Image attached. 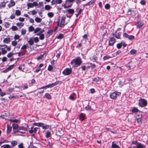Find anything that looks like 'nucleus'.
I'll use <instances>...</instances> for the list:
<instances>
[{
  "label": "nucleus",
  "instance_id": "f257e3e1",
  "mask_svg": "<svg viewBox=\"0 0 148 148\" xmlns=\"http://www.w3.org/2000/svg\"><path fill=\"white\" fill-rule=\"evenodd\" d=\"M82 61L79 57H77L75 59H73L71 62V64L73 67L77 66L80 65Z\"/></svg>",
  "mask_w": 148,
  "mask_h": 148
},
{
  "label": "nucleus",
  "instance_id": "f03ea898",
  "mask_svg": "<svg viewBox=\"0 0 148 148\" xmlns=\"http://www.w3.org/2000/svg\"><path fill=\"white\" fill-rule=\"evenodd\" d=\"M139 104L140 106L143 107L147 105V102L146 100L142 99L139 100Z\"/></svg>",
  "mask_w": 148,
  "mask_h": 148
},
{
  "label": "nucleus",
  "instance_id": "7ed1b4c3",
  "mask_svg": "<svg viewBox=\"0 0 148 148\" xmlns=\"http://www.w3.org/2000/svg\"><path fill=\"white\" fill-rule=\"evenodd\" d=\"M121 95V93L119 92H115L111 94L110 97L111 98L114 99H115L117 96H119Z\"/></svg>",
  "mask_w": 148,
  "mask_h": 148
},
{
  "label": "nucleus",
  "instance_id": "20e7f679",
  "mask_svg": "<svg viewBox=\"0 0 148 148\" xmlns=\"http://www.w3.org/2000/svg\"><path fill=\"white\" fill-rule=\"evenodd\" d=\"M72 72L71 69L66 68L62 72V73L64 75H68L71 74Z\"/></svg>",
  "mask_w": 148,
  "mask_h": 148
},
{
  "label": "nucleus",
  "instance_id": "39448f33",
  "mask_svg": "<svg viewBox=\"0 0 148 148\" xmlns=\"http://www.w3.org/2000/svg\"><path fill=\"white\" fill-rule=\"evenodd\" d=\"M58 84V82H56L54 83H52V84H49L48 85H47L43 87L40 88H39V89H43L45 88L46 89L47 88H51L53 87L54 86L57 85Z\"/></svg>",
  "mask_w": 148,
  "mask_h": 148
},
{
  "label": "nucleus",
  "instance_id": "423d86ee",
  "mask_svg": "<svg viewBox=\"0 0 148 148\" xmlns=\"http://www.w3.org/2000/svg\"><path fill=\"white\" fill-rule=\"evenodd\" d=\"M115 42V39L113 37L110 38L109 41V45L110 46H113Z\"/></svg>",
  "mask_w": 148,
  "mask_h": 148
},
{
  "label": "nucleus",
  "instance_id": "0eeeda50",
  "mask_svg": "<svg viewBox=\"0 0 148 148\" xmlns=\"http://www.w3.org/2000/svg\"><path fill=\"white\" fill-rule=\"evenodd\" d=\"M62 2V0H53L51 2V4L54 5L56 3L60 4Z\"/></svg>",
  "mask_w": 148,
  "mask_h": 148
},
{
  "label": "nucleus",
  "instance_id": "6e6552de",
  "mask_svg": "<svg viewBox=\"0 0 148 148\" xmlns=\"http://www.w3.org/2000/svg\"><path fill=\"white\" fill-rule=\"evenodd\" d=\"M27 44L26 45H24L21 48V49L23 50V51H22V53H23L25 54V50H26L27 48H29L28 46H27Z\"/></svg>",
  "mask_w": 148,
  "mask_h": 148
},
{
  "label": "nucleus",
  "instance_id": "1a4fd4ad",
  "mask_svg": "<svg viewBox=\"0 0 148 148\" xmlns=\"http://www.w3.org/2000/svg\"><path fill=\"white\" fill-rule=\"evenodd\" d=\"M113 36H114V37H116L117 39L120 38V36L121 35V32H119L118 33H113L112 34Z\"/></svg>",
  "mask_w": 148,
  "mask_h": 148
},
{
  "label": "nucleus",
  "instance_id": "9d476101",
  "mask_svg": "<svg viewBox=\"0 0 148 148\" xmlns=\"http://www.w3.org/2000/svg\"><path fill=\"white\" fill-rule=\"evenodd\" d=\"M10 2V3L8 5V7L9 8L14 6L15 5V3L13 1V0H11Z\"/></svg>",
  "mask_w": 148,
  "mask_h": 148
},
{
  "label": "nucleus",
  "instance_id": "9b49d317",
  "mask_svg": "<svg viewBox=\"0 0 148 148\" xmlns=\"http://www.w3.org/2000/svg\"><path fill=\"white\" fill-rule=\"evenodd\" d=\"M31 130H29V132L30 134H32V133H36L37 132V129H38L36 127L34 128H33V127H31Z\"/></svg>",
  "mask_w": 148,
  "mask_h": 148
},
{
  "label": "nucleus",
  "instance_id": "f8f14e48",
  "mask_svg": "<svg viewBox=\"0 0 148 148\" xmlns=\"http://www.w3.org/2000/svg\"><path fill=\"white\" fill-rule=\"evenodd\" d=\"M28 127V125H27V127H23V126H21L20 127H18V129L20 130H22L24 131H27V128Z\"/></svg>",
  "mask_w": 148,
  "mask_h": 148
},
{
  "label": "nucleus",
  "instance_id": "ddd939ff",
  "mask_svg": "<svg viewBox=\"0 0 148 148\" xmlns=\"http://www.w3.org/2000/svg\"><path fill=\"white\" fill-rule=\"evenodd\" d=\"M79 118L80 120L83 121L85 118V114L83 113H81L79 115Z\"/></svg>",
  "mask_w": 148,
  "mask_h": 148
},
{
  "label": "nucleus",
  "instance_id": "4468645a",
  "mask_svg": "<svg viewBox=\"0 0 148 148\" xmlns=\"http://www.w3.org/2000/svg\"><path fill=\"white\" fill-rule=\"evenodd\" d=\"M137 27L140 28L143 25V23L140 21L137 22L136 24Z\"/></svg>",
  "mask_w": 148,
  "mask_h": 148
},
{
  "label": "nucleus",
  "instance_id": "2eb2a0df",
  "mask_svg": "<svg viewBox=\"0 0 148 148\" xmlns=\"http://www.w3.org/2000/svg\"><path fill=\"white\" fill-rule=\"evenodd\" d=\"M111 148H120V147L117 145L114 142H113L112 143Z\"/></svg>",
  "mask_w": 148,
  "mask_h": 148
},
{
  "label": "nucleus",
  "instance_id": "dca6fc26",
  "mask_svg": "<svg viewBox=\"0 0 148 148\" xmlns=\"http://www.w3.org/2000/svg\"><path fill=\"white\" fill-rule=\"evenodd\" d=\"M12 126L13 127V130H16L19 127L18 125L15 123H14L12 124Z\"/></svg>",
  "mask_w": 148,
  "mask_h": 148
},
{
  "label": "nucleus",
  "instance_id": "f3484780",
  "mask_svg": "<svg viewBox=\"0 0 148 148\" xmlns=\"http://www.w3.org/2000/svg\"><path fill=\"white\" fill-rule=\"evenodd\" d=\"M95 0H91L88 3H87L86 4L84 5V6L87 5H90L93 4Z\"/></svg>",
  "mask_w": 148,
  "mask_h": 148
},
{
  "label": "nucleus",
  "instance_id": "a211bd4d",
  "mask_svg": "<svg viewBox=\"0 0 148 148\" xmlns=\"http://www.w3.org/2000/svg\"><path fill=\"white\" fill-rule=\"evenodd\" d=\"M10 41V38H5L3 40V42L5 43H8Z\"/></svg>",
  "mask_w": 148,
  "mask_h": 148
},
{
  "label": "nucleus",
  "instance_id": "6ab92c4d",
  "mask_svg": "<svg viewBox=\"0 0 148 148\" xmlns=\"http://www.w3.org/2000/svg\"><path fill=\"white\" fill-rule=\"evenodd\" d=\"M1 148H14L13 147H12L10 145L8 144L3 145L1 146Z\"/></svg>",
  "mask_w": 148,
  "mask_h": 148
},
{
  "label": "nucleus",
  "instance_id": "aec40b11",
  "mask_svg": "<svg viewBox=\"0 0 148 148\" xmlns=\"http://www.w3.org/2000/svg\"><path fill=\"white\" fill-rule=\"evenodd\" d=\"M17 144V142L16 140H13L11 142V144L12 147L15 146Z\"/></svg>",
  "mask_w": 148,
  "mask_h": 148
},
{
  "label": "nucleus",
  "instance_id": "412c9836",
  "mask_svg": "<svg viewBox=\"0 0 148 148\" xmlns=\"http://www.w3.org/2000/svg\"><path fill=\"white\" fill-rule=\"evenodd\" d=\"M137 147L138 148H145V146L139 143H137Z\"/></svg>",
  "mask_w": 148,
  "mask_h": 148
},
{
  "label": "nucleus",
  "instance_id": "4be33fe9",
  "mask_svg": "<svg viewBox=\"0 0 148 148\" xmlns=\"http://www.w3.org/2000/svg\"><path fill=\"white\" fill-rule=\"evenodd\" d=\"M34 40L33 38H31L28 41V43L30 45H32L34 43Z\"/></svg>",
  "mask_w": 148,
  "mask_h": 148
},
{
  "label": "nucleus",
  "instance_id": "5701e85b",
  "mask_svg": "<svg viewBox=\"0 0 148 148\" xmlns=\"http://www.w3.org/2000/svg\"><path fill=\"white\" fill-rule=\"evenodd\" d=\"M45 53L46 52H45L42 54H41L39 56H38L37 58V60H39L42 59L43 58L45 54Z\"/></svg>",
  "mask_w": 148,
  "mask_h": 148
},
{
  "label": "nucleus",
  "instance_id": "b1692460",
  "mask_svg": "<svg viewBox=\"0 0 148 148\" xmlns=\"http://www.w3.org/2000/svg\"><path fill=\"white\" fill-rule=\"evenodd\" d=\"M12 127L10 126H9L8 125V124H7V133H8L10 132L11 131V129H12Z\"/></svg>",
  "mask_w": 148,
  "mask_h": 148
},
{
  "label": "nucleus",
  "instance_id": "393cba45",
  "mask_svg": "<svg viewBox=\"0 0 148 148\" xmlns=\"http://www.w3.org/2000/svg\"><path fill=\"white\" fill-rule=\"evenodd\" d=\"M67 11L69 14H71L72 15H73L74 12V10L73 9H69Z\"/></svg>",
  "mask_w": 148,
  "mask_h": 148
},
{
  "label": "nucleus",
  "instance_id": "a878e982",
  "mask_svg": "<svg viewBox=\"0 0 148 148\" xmlns=\"http://www.w3.org/2000/svg\"><path fill=\"white\" fill-rule=\"evenodd\" d=\"M45 97L48 99H51V95L48 93H46L45 95Z\"/></svg>",
  "mask_w": 148,
  "mask_h": 148
},
{
  "label": "nucleus",
  "instance_id": "bb28decb",
  "mask_svg": "<svg viewBox=\"0 0 148 148\" xmlns=\"http://www.w3.org/2000/svg\"><path fill=\"white\" fill-rule=\"evenodd\" d=\"M27 6H28L27 9H29V8H33L34 6V5L33 3H29L27 4Z\"/></svg>",
  "mask_w": 148,
  "mask_h": 148
},
{
  "label": "nucleus",
  "instance_id": "cd10ccee",
  "mask_svg": "<svg viewBox=\"0 0 148 148\" xmlns=\"http://www.w3.org/2000/svg\"><path fill=\"white\" fill-rule=\"evenodd\" d=\"M132 111L133 112H137L139 111L136 108H134L132 110Z\"/></svg>",
  "mask_w": 148,
  "mask_h": 148
},
{
  "label": "nucleus",
  "instance_id": "c85d7f7f",
  "mask_svg": "<svg viewBox=\"0 0 148 148\" xmlns=\"http://www.w3.org/2000/svg\"><path fill=\"white\" fill-rule=\"evenodd\" d=\"M6 2H1V4H0V8H4L5 7V5L6 4Z\"/></svg>",
  "mask_w": 148,
  "mask_h": 148
},
{
  "label": "nucleus",
  "instance_id": "c756f323",
  "mask_svg": "<svg viewBox=\"0 0 148 148\" xmlns=\"http://www.w3.org/2000/svg\"><path fill=\"white\" fill-rule=\"evenodd\" d=\"M42 127L43 129L47 130L49 128V126L48 125H42Z\"/></svg>",
  "mask_w": 148,
  "mask_h": 148
},
{
  "label": "nucleus",
  "instance_id": "7c9ffc66",
  "mask_svg": "<svg viewBox=\"0 0 148 148\" xmlns=\"http://www.w3.org/2000/svg\"><path fill=\"white\" fill-rule=\"evenodd\" d=\"M35 20V21L37 23H40L42 21V19L41 18L37 17H36Z\"/></svg>",
  "mask_w": 148,
  "mask_h": 148
},
{
  "label": "nucleus",
  "instance_id": "2f4dec72",
  "mask_svg": "<svg viewBox=\"0 0 148 148\" xmlns=\"http://www.w3.org/2000/svg\"><path fill=\"white\" fill-rule=\"evenodd\" d=\"M64 35L63 34H60L57 36V38L58 39H61L63 38Z\"/></svg>",
  "mask_w": 148,
  "mask_h": 148
},
{
  "label": "nucleus",
  "instance_id": "473e14b6",
  "mask_svg": "<svg viewBox=\"0 0 148 148\" xmlns=\"http://www.w3.org/2000/svg\"><path fill=\"white\" fill-rule=\"evenodd\" d=\"M41 30L40 28H37L34 30V33H36L38 32H39Z\"/></svg>",
  "mask_w": 148,
  "mask_h": 148
},
{
  "label": "nucleus",
  "instance_id": "72a5a7b5",
  "mask_svg": "<svg viewBox=\"0 0 148 148\" xmlns=\"http://www.w3.org/2000/svg\"><path fill=\"white\" fill-rule=\"evenodd\" d=\"M65 17L63 16L61 19V23L66 24V23H65Z\"/></svg>",
  "mask_w": 148,
  "mask_h": 148
},
{
  "label": "nucleus",
  "instance_id": "f704fd0d",
  "mask_svg": "<svg viewBox=\"0 0 148 148\" xmlns=\"http://www.w3.org/2000/svg\"><path fill=\"white\" fill-rule=\"evenodd\" d=\"M57 26L54 28L53 30V32H55L58 28V27L59 26V24H60V22L59 21H57Z\"/></svg>",
  "mask_w": 148,
  "mask_h": 148
},
{
  "label": "nucleus",
  "instance_id": "c9c22d12",
  "mask_svg": "<svg viewBox=\"0 0 148 148\" xmlns=\"http://www.w3.org/2000/svg\"><path fill=\"white\" fill-rule=\"evenodd\" d=\"M21 14V11L19 10H17L15 12V14L17 16H19Z\"/></svg>",
  "mask_w": 148,
  "mask_h": 148
},
{
  "label": "nucleus",
  "instance_id": "e433bc0d",
  "mask_svg": "<svg viewBox=\"0 0 148 148\" xmlns=\"http://www.w3.org/2000/svg\"><path fill=\"white\" fill-rule=\"evenodd\" d=\"M51 135V134L49 132H47L46 133L45 136L47 138L50 137Z\"/></svg>",
  "mask_w": 148,
  "mask_h": 148
},
{
  "label": "nucleus",
  "instance_id": "4c0bfd02",
  "mask_svg": "<svg viewBox=\"0 0 148 148\" xmlns=\"http://www.w3.org/2000/svg\"><path fill=\"white\" fill-rule=\"evenodd\" d=\"M51 8V6L49 5H46L45 6V9L46 10H49Z\"/></svg>",
  "mask_w": 148,
  "mask_h": 148
},
{
  "label": "nucleus",
  "instance_id": "58836bf2",
  "mask_svg": "<svg viewBox=\"0 0 148 148\" xmlns=\"http://www.w3.org/2000/svg\"><path fill=\"white\" fill-rule=\"evenodd\" d=\"M16 25L18 26L23 27L24 25V23H18Z\"/></svg>",
  "mask_w": 148,
  "mask_h": 148
},
{
  "label": "nucleus",
  "instance_id": "ea45409f",
  "mask_svg": "<svg viewBox=\"0 0 148 148\" xmlns=\"http://www.w3.org/2000/svg\"><path fill=\"white\" fill-rule=\"evenodd\" d=\"M11 69V67H9L5 70L3 71V73H6L8 72Z\"/></svg>",
  "mask_w": 148,
  "mask_h": 148
},
{
  "label": "nucleus",
  "instance_id": "a19ab883",
  "mask_svg": "<svg viewBox=\"0 0 148 148\" xmlns=\"http://www.w3.org/2000/svg\"><path fill=\"white\" fill-rule=\"evenodd\" d=\"M34 28L32 26H30L29 27V32H32L33 30H34Z\"/></svg>",
  "mask_w": 148,
  "mask_h": 148
},
{
  "label": "nucleus",
  "instance_id": "79ce46f5",
  "mask_svg": "<svg viewBox=\"0 0 148 148\" xmlns=\"http://www.w3.org/2000/svg\"><path fill=\"white\" fill-rule=\"evenodd\" d=\"M12 44L14 46H16L17 45V42L16 40H14L12 42Z\"/></svg>",
  "mask_w": 148,
  "mask_h": 148
},
{
  "label": "nucleus",
  "instance_id": "37998d69",
  "mask_svg": "<svg viewBox=\"0 0 148 148\" xmlns=\"http://www.w3.org/2000/svg\"><path fill=\"white\" fill-rule=\"evenodd\" d=\"M47 15L49 17L51 18L53 16V14L51 12H50L48 13Z\"/></svg>",
  "mask_w": 148,
  "mask_h": 148
},
{
  "label": "nucleus",
  "instance_id": "c03bdc74",
  "mask_svg": "<svg viewBox=\"0 0 148 148\" xmlns=\"http://www.w3.org/2000/svg\"><path fill=\"white\" fill-rule=\"evenodd\" d=\"M11 29L13 30V31H16L18 29V28L16 26H12Z\"/></svg>",
  "mask_w": 148,
  "mask_h": 148
},
{
  "label": "nucleus",
  "instance_id": "a18cd8bd",
  "mask_svg": "<svg viewBox=\"0 0 148 148\" xmlns=\"http://www.w3.org/2000/svg\"><path fill=\"white\" fill-rule=\"evenodd\" d=\"M33 39L34 40V41L36 43L38 42L39 41L38 38L37 37L34 38Z\"/></svg>",
  "mask_w": 148,
  "mask_h": 148
},
{
  "label": "nucleus",
  "instance_id": "49530a36",
  "mask_svg": "<svg viewBox=\"0 0 148 148\" xmlns=\"http://www.w3.org/2000/svg\"><path fill=\"white\" fill-rule=\"evenodd\" d=\"M130 52L132 54H135L136 53V51L134 49H132L131 50Z\"/></svg>",
  "mask_w": 148,
  "mask_h": 148
},
{
  "label": "nucleus",
  "instance_id": "de8ad7c7",
  "mask_svg": "<svg viewBox=\"0 0 148 148\" xmlns=\"http://www.w3.org/2000/svg\"><path fill=\"white\" fill-rule=\"evenodd\" d=\"M85 109L86 110L88 111H90L91 110L90 106H88V105L85 107Z\"/></svg>",
  "mask_w": 148,
  "mask_h": 148
},
{
  "label": "nucleus",
  "instance_id": "09e8293b",
  "mask_svg": "<svg viewBox=\"0 0 148 148\" xmlns=\"http://www.w3.org/2000/svg\"><path fill=\"white\" fill-rule=\"evenodd\" d=\"M44 38L45 36L44 34H41L40 35L39 37V38L40 40H43L44 39Z\"/></svg>",
  "mask_w": 148,
  "mask_h": 148
},
{
  "label": "nucleus",
  "instance_id": "8fccbe9b",
  "mask_svg": "<svg viewBox=\"0 0 148 148\" xmlns=\"http://www.w3.org/2000/svg\"><path fill=\"white\" fill-rule=\"evenodd\" d=\"M110 5L108 4H106L105 5V8L106 9H108L110 8Z\"/></svg>",
  "mask_w": 148,
  "mask_h": 148
},
{
  "label": "nucleus",
  "instance_id": "3c124183",
  "mask_svg": "<svg viewBox=\"0 0 148 148\" xmlns=\"http://www.w3.org/2000/svg\"><path fill=\"white\" fill-rule=\"evenodd\" d=\"M26 32V30L24 29H22L21 31V33L22 34L24 35Z\"/></svg>",
  "mask_w": 148,
  "mask_h": 148
},
{
  "label": "nucleus",
  "instance_id": "603ef678",
  "mask_svg": "<svg viewBox=\"0 0 148 148\" xmlns=\"http://www.w3.org/2000/svg\"><path fill=\"white\" fill-rule=\"evenodd\" d=\"M53 69V67L52 65H49L48 66V70L49 71H51Z\"/></svg>",
  "mask_w": 148,
  "mask_h": 148
},
{
  "label": "nucleus",
  "instance_id": "864d4df0",
  "mask_svg": "<svg viewBox=\"0 0 148 148\" xmlns=\"http://www.w3.org/2000/svg\"><path fill=\"white\" fill-rule=\"evenodd\" d=\"M135 37L133 35H130L128 37V39L130 40H132L134 39Z\"/></svg>",
  "mask_w": 148,
  "mask_h": 148
},
{
  "label": "nucleus",
  "instance_id": "5fc2aeb1",
  "mask_svg": "<svg viewBox=\"0 0 148 148\" xmlns=\"http://www.w3.org/2000/svg\"><path fill=\"white\" fill-rule=\"evenodd\" d=\"M9 120L10 121H11L12 122H14V123L17 122L18 121V120H16V119H10Z\"/></svg>",
  "mask_w": 148,
  "mask_h": 148
},
{
  "label": "nucleus",
  "instance_id": "6e6d98bb",
  "mask_svg": "<svg viewBox=\"0 0 148 148\" xmlns=\"http://www.w3.org/2000/svg\"><path fill=\"white\" fill-rule=\"evenodd\" d=\"M13 55V53L12 52H10L9 53L8 55H7V57L8 58H10Z\"/></svg>",
  "mask_w": 148,
  "mask_h": 148
},
{
  "label": "nucleus",
  "instance_id": "4d7b16f0",
  "mask_svg": "<svg viewBox=\"0 0 148 148\" xmlns=\"http://www.w3.org/2000/svg\"><path fill=\"white\" fill-rule=\"evenodd\" d=\"M10 24L8 22L6 23L5 24V27L6 28H8L9 27Z\"/></svg>",
  "mask_w": 148,
  "mask_h": 148
},
{
  "label": "nucleus",
  "instance_id": "13d9d810",
  "mask_svg": "<svg viewBox=\"0 0 148 148\" xmlns=\"http://www.w3.org/2000/svg\"><path fill=\"white\" fill-rule=\"evenodd\" d=\"M121 46H122V44H121V43H118L117 45V46H116L119 49L121 48Z\"/></svg>",
  "mask_w": 148,
  "mask_h": 148
},
{
  "label": "nucleus",
  "instance_id": "bf43d9fd",
  "mask_svg": "<svg viewBox=\"0 0 148 148\" xmlns=\"http://www.w3.org/2000/svg\"><path fill=\"white\" fill-rule=\"evenodd\" d=\"M140 3L141 4L143 5H144L146 4L145 1V0H141Z\"/></svg>",
  "mask_w": 148,
  "mask_h": 148
},
{
  "label": "nucleus",
  "instance_id": "052dcab7",
  "mask_svg": "<svg viewBox=\"0 0 148 148\" xmlns=\"http://www.w3.org/2000/svg\"><path fill=\"white\" fill-rule=\"evenodd\" d=\"M121 43V44H122V45H123L124 47H125L127 45V44H126L125 42L123 41H122Z\"/></svg>",
  "mask_w": 148,
  "mask_h": 148
},
{
  "label": "nucleus",
  "instance_id": "680f3d73",
  "mask_svg": "<svg viewBox=\"0 0 148 148\" xmlns=\"http://www.w3.org/2000/svg\"><path fill=\"white\" fill-rule=\"evenodd\" d=\"M123 83L122 81H120L119 83V84L120 86V87H121L123 85Z\"/></svg>",
  "mask_w": 148,
  "mask_h": 148
},
{
  "label": "nucleus",
  "instance_id": "e2e57ef3",
  "mask_svg": "<svg viewBox=\"0 0 148 148\" xmlns=\"http://www.w3.org/2000/svg\"><path fill=\"white\" fill-rule=\"evenodd\" d=\"M20 37V36L18 35H16L14 36V39L15 40H17L19 39Z\"/></svg>",
  "mask_w": 148,
  "mask_h": 148
},
{
  "label": "nucleus",
  "instance_id": "0e129e2a",
  "mask_svg": "<svg viewBox=\"0 0 148 148\" xmlns=\"http://www.w3.org/2000/svg\"><path fill=\"white\" fill-rule=\"evenodd\" d=\"M37 13V12H36L35 10H33L32 11V14L33 15H34L36 14Z\"/></svg>",
  "mask_w": 148,
  "mask_h": 148
},
{
  "label": "nucleus",
  "instance_id": "69168bd1",
  "mask_svg": "<svg viewBox=\"0 0 148 148\" xmlns=\"http://www.w3.org/2000/svg\"><path fill=\"white\" fill-rule=\"evenodd\" d=\"M90 64L91 67L92 69H94V68H95V64H92L91 63Z\"/></svg>",
  "mask_w": 148,
  "mask_h": 148
},
{
  "label": "nucleus",
  "instance_id": "338daca9",
  "mask_svg": "<svg viewBox=\"0 0 148 148\" xmlns=\"http://www.w3.org/2000/svg\"><path fill=\"white\" fill-rule=\"evenodd\" d=\"M18 148H23V144L22 143H21L19 144L18 145Z\"/></svg>",
  "mask_w": 148,
  "mask_h": 148
},
{
  "label": "nucleus",
  "instance_id": "774afa93",
  "mask_svg": "<svg viewBox=\"0 0 148 148\" xmlns=\"http://www.w3.org/2000/svg\"><path fill=\"white\" fill-rule=\"evenodd\" d=\"M43 5V3L42 2H40L39 3L38 5V8H40Z\"/></svg>",
  "mask_w": 148,
  "mask_h": 148
}]
</instances>
